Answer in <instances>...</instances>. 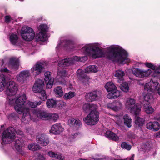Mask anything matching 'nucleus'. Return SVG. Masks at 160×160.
<instances>
[{
  "mask_svg": "<svg viewBox=\"0 0 160 160\" xmlns=\"http://www.w3.org/2000/svg\"><path fill=\"white\" fill-rule=\"evenodd\" d=\"M19 62L18 58L15 57L11 58L8 63V66L10 68L17 70L19 65Z\"/></svg>",
  "mask_w": 160,
  "mask_h": 160,
  "instance_id": "nucleus-18",
  "label": "nucleus"
},
{
  "mask_svg": "<svg viewBox=\"0 0 160 160\" xmlns=\"http://www.w3.org/2000/svg\"><path fill=\"white\" fill-rule=\"evenodd\" d=\"M153 93L143 92L142 96L144 100L149 103H152L154 101Z\"/></svg>",
  "mask_w": 160,
  "mask_h": 160,
  "instance_id": "nucleus-27",
  "label": "nucleus"
},
{
  "mask_svg": "<svg viewBox=\"0 0 160 160\" xmlns=\"http://www.w3.org/2000/svg\"><path fill=\"white\" fill-rule=\"evenodd\" d=\"M44 80L46 84L47 88H51L53 85L54 78H51V72H46L45 73Z\"/></svg>",
  "mask_w": 160,
  "mask_h": 160,
  "instance_id": "nucleus-13",
  "label": "nucleus"
},
{
  "mask_svg": "<svg viewBox=\"0 0 160 160\" xmlns=\"http://www.w3.org/2000/svg\"><path fill=\"white\" fill-rule=\"evenodd\" d=\"M151 72V70L150 69L144 70L138 68H134L132 70V73L134 75L137 77L141 78L148 76Z\"/></svg>",
  "mask_w": 160,
  "mask_h": 160,
  "instance_id": "nucleus-10",
  "label": "nucleus"
},
{
  "mask_svg": "<svg viewBox=\"0 0 160 160\" xmlns=\"http://www.w3.org/2000/svg\"><path fill=\"white\" fill-rule=\"evenodd\" d=\"M10 40L12 44L15 45L18 42V37L17 35L12 34L10 36Z\"/></svg>",
  "mask_w": 160,
  "mask_h": 160,
  "instance_id": "nucleus-40",
  "label": "nucleus"
},
{
  "mask_svg": "<svg viewBox=\"0 0 160 160\" xmlns=\"http://www.w3.org/2000/svg\"><path fill=\"white\" fill-rule=\"evenodd\" d=\"M48 154L51 157L60 160H63L64 158V157L62 156L61 154L55 153L52 151L49 152Z\"/></svg>",
  "mask_w": 160,
  "mask_h": 160,
  "instance_id": "nucleus-31",
  "label": "nucleus"
},
{
  "mask_svg": "<svg viewBox=\"0 0 160 160\" xmlns=\"http://www.w3.org/2000/svg\"><path fill=\"white\" fill-rule=\"evenodd\" d=\"M135 100L132 98H128L125 104V106L128 109H130L131 112L136 115H138L141 110V106L140 104H135Z\"/></svg>",
  "mask_w": 160,
  "mask_h": 160,
  "instance_id": "nucleus-5",
  "label": "nucleus"
},
{
  "mask_svg": "<svg viewBox=\"0 0 160 160\" xmlns=\"http://www.w3.org/2000/svg\"><path fill=\"white\" fill-rule=\"evenodd\" d=\"M108 108H111L115 111H118L122 108V104L121 102H119L115 101L108 104Z\"/></svg>",
  "mask_w": 160,
  "mask_h": 160,
  "instance_id": "nucleus-21",
  "label": "nucleus"
},
{
  "mask_svg": "<svg viewBox=\"0 0 160 160\" xmlns=\"http://www.w3.org/2000/svg\"><path fill=\"white\" fill-rule=\"evenodd\" d=\"M107 97L109 99L114 98L113 94H112V92H111L110 93L108 94L107 95Z\"/></svg>",
  "mask_w": 160,
  "mask_h": 160,
  "instance_id": "nucleus-57",
  "label": "nucleus"
},
{
  "mask_svg": "<svg viewBox=\"0 0 160 160\" xmlns=\"http://www.w3.org/2000/svg\"><path fill=\"white\" fill-rule=\"evenodd\" d=\"M134 154H133L132 155V156L128 158L127 159H128V160H134Z\"/></svg>",
  "mask_w": 160,
  "mask_h": 160,
  "instance_id": "nucleus-61",
  "label": "nucleus"
},
{
  "mask_svg": "<svg viewBox=\"0 0 160 160\" xmlns=\"http://www.w3.org/2000/svg\"><path fill=\"white\" fill-rule=\"evenodd\" d=\"M38 40L42 41H45L47 39L46 33L42 32H39L37 36Z\"/></svg>",
  "mask_w": 160,
  "mask_h": 160,
  "instance_id": "nucleus-38",
  "label": "nucleus"
},
{
  "mask_svg": "<svg viewBox=\"0 0 160 160\" xmlns=\"http://www.w3.org/2000/svg\"><path fill=\"white\" fill-rule=\"evenodd\" d=\"M145 65L147 67L153 70H154L156 69V67L152 64L151 63L146 62L145 63Z\"/></svg>",
  "mask_w": 160,
  "mask_h": 160,
  "instance_id": "nucleus-54",
  "label": "nucleus"
},
{
  "mask_svg": "<svg viewBox=\"0 0 160 160\" xmlns=\"http://www.w3.org/2000/svg\"><path fill=\"white\" fill-rule=\"evenodd\" d=\"M88 59V58L86 56L82 57L74 56L72 58H66L58 62V66L60 67H65L74 64L76 61L84 62Z\"/></svg>",
  "mask_w": 160,
  "mask_h": 160,
  "instance_id": "nucleus-3",
  "label": "nucleus"
},
{
  "mask_svg": "<svg viewBox=\"0 0 160 160\" xmlns=\"http://www.w3.org/2000/svg\"><path fill=\"white\" fill-rule=\"evenodd\" d=\"M82 108L85 112L88 113L90 111H94L97 110L98 108V107L96 104L87 103L83 105Z\"/></svg>",
  "mask_w": 160,
  "mask_h": 160,
  "instance_id": "nucleus-20",
  "label": "nucleus"
},
{
  "mask_svg": "<svg viewBox=\"0 0 160 160\" xmlns=\"http://www.w3.org/2000/svg\"><path fill=\"white\" fill-rule=\"evenodd\" d=\"M34 114L38 118L43 120H46L48 118V113L42 111L36 110L34 112Z\"/></svg>",
  "mask_w": 160,
  "mask_h": 160,
  "instance_id": "nucleus-24",
  "label": "nucleus"
},
{
  "mask_svg": "<svg viewBox=\"0 0 160 160\" xmlns=\"http://www.w3.org/2000/svg\"><path fill=\"white\" fill-rule=\"evenodd\" d=\"M21 36L24 40L29 41L32 40L35 37V33L33 31L28 33H23L21 34Z\"/></svg>",
  "mask_w": 160,
  "mask_h": 160,
  "instance_id": "nucleus-25",
  "label": "nucleus"
},
{
  "mask_svg": "<svg viewBox=\"0 0 160 160\" xmlns=\"http://www.w3.org/2000/svg\"><path fill=\"white\" fill-rule=\"evenodd\" d=\"M16 132L17 134L18 135L21 136L23 134V132L21 130L19 129L16 130Z\"/></svg>",
  "mask_w": 160,
  "mask_h": 160,
  "instance_id": "nucleus-58",
  "label": "nucleus"
},
{
  "mask_svg": "<svg viewBox=\"0 0 160 160\" xmlns=\"http://www.w3.org/2000/svg\"><path fill=\"white\" fill-rule=\"evenodd\" d=\"M77 73L78 77H79L80 78L83 77L84 75H85V74L83 73V71L81 69H78L77 72Z\"/></svg>",
  "mask_w": 160,
  "mask_h": 160,
  "instance_id": "nucleus-52",
  "label": "nucleus"
},
{
  "mask_svg": "<svg viewBox=\"0 0 160 160\" xmlns=\"http://www.w3.org/2000/svg\"><path fill=\"white\" fill-rule=\"evenodd\" d=\"M68 122L70 126L76 129H78L82 126L81 122L77 118H70L68 120Z\"/></svg>",
  "mask_w": 160,
  "mask_h": 160,
  "instance_id": "nucleus-19",
  "label": "nucleus"
},
{
  "mask_svg": "<svg viewBox=\"0 0 160 160\" xmlns=\"http://www.w3.org/2000/svg\"><path fill=\"white\" fill-rule=\"evenodd\" d=\"M63 131V128L59 123H56L52 126L50 131L54 134H59Z\"/></svg>",
  "mask_w": 160,
  "mask_h": 160,
  "instance_id": "nucleus-16",
  "label": "nucleus"
},
{
  "mask_svg": "<svg viewBox=\"0 0 160 160\" xmlns=\"http://www.w3.org/2000/svg\"><path fill=\"white\" fill-rule=\"evenodd\" d=\"M33 31L32 29L30 27L24 26L22 28L21 30V34H22L23 33H28V32H31Z\"/></svg>",
  "mask_w": 160,
  "mask_h": 160,
  "instance_id": "nucleus-45",
  "label": "nucleus"
},
{
  "mask_svg": "<svg viewBox=\"0 0 160 160\" xmlns=\"http://www.w3.org/2000/svg\"><path fill=\"white\" fill-rule=\"evenodd\" d=\"M0 71L2 72H8L9 71L7 68L3 69L2 68V67H1Z\"/></svg>",
  "mask_w": 160,
  "mask_h": 160,
  "instance_id": "nucleus-60",
  "label": "nucleus"
},
{
  "mask_svg": "<svg viewBox=\"0 0 160 160\" xmlns=\"http://www.w3.org/2000/svg\"><path fill=\"white\" fill-rule=\"evenodd\" d=\"M42 102L41 101H36L35 102H32L27 101L26 104L25 106L26 107H28L29 106L31 108H34L37 106L40 105L41 104Z\"/></svg>",
  "mask_w": 160,
  "mask_h": 160,
  "instance_id": "nucleus-33",
  "label": "nucleus"
},
{
  "mask_svg": "<svg viewBox=\"0 0 160 160\" xmlns=\"http://www.w3.org/2000/svg\"><path fill=\"white\" fill-rule=\"evenodd\" d=\"M158 85L157 82H153L152 80L146 83L143 87V92L153 93L156 91Z\"/></svg>",
  "mask_w": 160,
  "mask_h": 160,
  "instance_id": "nucleus-8",
  "label": "nucleus"
},
{
  "mask_svg": "<svg viewBox=\"0 0 160 160\" xmlns=\"http://www.w3.org/2000/svg\"><path fill=\"white\" fill-rule=\"evenodd\" d=\"M157 136L160 137V131L157 133Z\"/></svg>",
  "mask_w": 160,
  "mask_h": 160,
  "instance_id": "nucleus-64",
  "label": "nucleus"
},
{
  "mask_svg": "<svg viewBox=\"0 0 160 160\" xmlns=\"http://www.w3.org/2000/svg\"><path fill=\"white\" fill-rule=\"evenodd\" d=\"M101 95V92L99 90H95L87 93L85 97L86 100L89 102H92L98 100Z\"/></svg>",
  "mask_w": 160,
  "mask_h": 160,
  "instance_id": "nucleus-11",
  "label": "nucleus"
},
{
  "mask_svg": "<svg viewBox=\"0 0 160 160\" xmlns=\"http://www.w3.org/2000/svg\"><path fill=\"white\" fill-rule=\"evenodd\" d=\"M39 29L40 30V32H42L46 33L47 30L48 29V27L46 25L42 24L40 26Z\"/></svg>",
  "mask_w": 160,
  "mask_h": 160,
  "instance_id": "nucleus-50",
  "label": "nucleus"
},
{
  "mask_svg": "<svg viewBox=\"0 0 160 160\" xmlns=\"http://www.w3.org/2000/svg\"><path fill=\"white\" fill-rule=\"evenodd\" d=\"M75 95V93L73 92H69L66 93L64 96V98L66 99H68L71 98Z\"/></svg>",
  "mask_w": 160,
  "mask_h": 160,
  "instance_id": "nucleus-47",
  "label": "nucleus"
},
{
  "mask_svg": "<svg viewBox=\"0 0 160 160\" xmlns=\"http://www.w3.org/2000/svg\"><path fill=\"white\" fill-rule=\"evenodd\" d=\"M117 124L119 126H122L123 124V123L122 122H121L120 120H118L117 122Z\"/></svg>",
  "mask_w": 160,
  "mask_h": 160,
  "instance_id": "nucleus-62",
  "label": "nucleus"
},
{
  "mask_svg": "<svg viewBox=\"0 0 160 160\" xmlns=\"http://www.w3.org/2000/svg\"><path fill=\"white\" fill-rule=\"evenodd\" d=\"M143 109L147 114H152L154 111V109L150 105L146 104H144Z\"/></svg>",
  "mask_w": 160,
  "mask_h": 160,
  "instance_id": "nucleus-30",
  "label": "nucleus"
},
{
  "mask_svg": "<svg viewBox=\"0 0 160 160\" xmlns=\"http://www.w3.org/2000/svg\"><path fill=\"white\" fill-rule=\"evenodd\" d=\"M5 83V77L3 74L0 75V92L2 91L4 88Z\"/></svg>",
  "mask_w": 160,
  "mask_h": 160,
  "instance_id": "nucleus-35",
  "label": "nucleus"
},
{
  "mask_svg": "<svg viewBox=\"0 0 160 160\" xmlns=\"http://www.w3.org/2000/svg\"><path fill=\"white\" fill-rule=\"evenodd\" d=\"M98 43L87 44L83 47L82 51L93 58L106 57L109 60L119 63L125 64L129 62L127 52L120 47L112 45L103 50Z\"/></svg>",
  "mask_w": 160,
  "mask_h": 160,
  "instance_id": "nucleus-1",
  "label": "nucleus"
},
{
  "mask_svg": "<svg viewBox=\"0 0 160 160\" xmlns=\"http://www.w3.org/2000/svg\"><path fill=\"white\" fill-rule=\"evenodd\" d=\"M74 45V42L73 41L68 40H62L58 43L56 47V49H58L61 47H68L70 48H72Z\"/></svg>",
  "mask_w": 160,
  "mask_h": 160,
  "instance_id": "nucleus-17",
  "label": "nucleus"
},
{
  "mask_svg": "<svg viewBox=\"0 0 160 160\" xmlns=\"http://www.w3.org/2000/svg\"><path fill=\"white\" fill-rule=\"evenodd\" d=\"M20 73L26 80L30 75L29 71L27 70H22L20 72Z\"/></svg>",
  "mask_w": 160,
  "mask_h": 160,
  "instance_id": "nucleus-42",
  "label": "nucleus"
},
{
  "mask_svg": "<svg viewBox=\"0 0 160 160\" xmlns=\"http://www.w3.org/2000/svg\"><path fill=\"white\" fill-rule=\"evenodd\" d=\"M15 142V147L17 150L21 154L24 155L25 152L22 149L23 145V140L21 138H18L16 139Z\"/></svg>",
  "mask_w": 160,
  "mask_h": 160,
  "instance_id": "nucleus-15",
  "label": "nucleus"
},
{
  "mask_svg": "<svg viewBox=\"0 0 160 160\" xmlns=\"http://www.w3.org/2000/svg\"><path fill=\"white\" fill-rule=\"evenodd\" d=\"M125 75L124 72L121 70H116L115 74V76L118 79V82L121 83L123 82L124 79L123 76Z\"/></svg>",
  "mask_w": 160,
  "mask_h": 160,
  "instance_id": "nucleus-26",
  "label": "nucleus"
},
{
  "mask_svg": "<svg viewBox=\"0 0 160 160\" xmlns=\"http://www.w3.org/2000/svg\"><path fill=\"white\" fill-rule=\"evenodd\" d=\"M44 67V64L43 63L37 62L31 68V72L35 76L38 75L43 71Z\"/></svg>",
  "mask_w": 160,
  "mask_h": 160,
  "instance_id": "nucleus-9",
  "label": "nucleus"
},
{
  "mask_svg": "<svg viewBox=\"0 0 160 160\" xmlns=\"http://www.w3.org/2000/svg\"><path fill=\"white\" fill-rule=\"evenodd\" d=\"M147 128L148 129L157 131L160 128V125L157 122H150L147 124Z\"/></svg>",
  "mask_w": 160,
  "mask_h": 160,
  "instance_id": "nucleus-22",
  "label": "nucleus"
},
{
  "mask_svg": "<svg viewBox=\"0 0 160 160\" xmlns=\"http://www.w3.org/2000/svg\"><path fill=\"white\" fill-rule=\"evenodd\" d=\"M38 97L43 101H45L47 98V97L45 91L43 89L41 92H39Z\"/></svg>",
  "mask_w": 160,
  "mask_h": 160,
  "instance_id": "nucleus-46",
  "label": "nucleus"
},
{
  "mask_svg": "<svg viewBox=\"0 0 160 160\" xmlns=\"http://www.w3.org/2000/svg\"><path fill=\"white\" fill-rule=\"evenodd\" d=\"M98 112L95 110L91 111L86 117L83 118V120L86 124L93 125L98 122Z\"/></svg>",
  "mask_w": 160,
  "mask_h": 160,
  "instance_id": "nucleus-6",
  "label": "nucleus"
},
{
  "mask_svg": "<svg viewBox=\"0 0 160 160\" xmlns=\"http://www.w3.org/2000/svg\"><path fill=\"white\" fill-rule=\"evenodd\" d=\"M81 81L83 84H86L88 81L89 78L86 75H84L83 77H82L80 78Z\"/></svg>",
  "mask_w": 160,
  "mask_h": 160,
  "instance_id": "nucleus-51",
  "label": "nucleus"
},
{
  "mask_svg": "<svg viewBox=\"0 0 160 160\" xmlns=\"http://www.w3.org/2000/svg\"><path fill=\"white\" fill-rule=\"evenodd\" d=\"M44 85V81L40 79H37L32 88L33 91L35 93H39L43 90Z\"/></svg>",
  "mask_w": 160,
  "mask_h": 160,
  "instance_id": "nucleus-12",
  "label": "nucleus"
},
{
  "mask_svg": "<svg viewBox=\"0 0 160 160\" xmlns=\"http://www.w3.org/2000/svg\"><path fill=\"white\" fill-rule=\"evenodd\" d=\"M56 95L57 97L62 96L63 95V92L62 88L60 86H58L54 89Z\"/></svg>",
  "mask_w": 160,
  "mask_h": 160,
  "instance_id": "nucleus-41",
  "label": "nucleus"
},
{
  "mask_svg": "<svg viewBox=\"0 0 160 160\" xmlns=\"http://www.w3.org/2000/svg\"><path fill=\"white\" fill-rule=\"evenodd\" d=\"M112 94H113L114 98H116L120 96V92L116 89L112 92Z\"/></svg>",
  "mask_w": 160,
  "mask_h": 160,
  "instance_id": "nucleus-53",
  "label": "nucleus"
},
{
  "mask_svg": "<svg viewBox=\"0 0 160 160\" xmlns=\"http://www.w3.org/2000/svg\"><path fill=\"white\" fill-rule=\"evenodd\" d=\"M41 147L36 143H31L28 145V148L32 151H37L40 149Z\"/></svg>",
  "mask_w": 160,
  "mask_h": 160,
  "instance_id": "nucleus-39",
  "label": "nucleus"
},
{
  "mask_svg": "<svg viewBox=\"0 0 160 160\" xmlns=\"http://www.w3.org/2000/svg\"><path fill=\"white\" fill-rule=\"evenodd\" d=\"M155 73L159 74L160 73V66L156 67V69H154Z\"/></svg>",
  "mask_w": 160,
  "mask_h": 160,
  "instance_id": "nucleus-59",
  "label": "nucleus"
},
{
  "mask_svg": "<svg viewBox=\"0 0 160 160\" xmlns=\"http://www.w3.org/2000/svg\"><path fill=\"white\" fill-rule=\"evenodd\" d=\"M4 63V61L3 60H0V66L2 67Z\"/></svg>",
  "mask_w": 160,
  "mask_h": 160,
  "instance_id": "nucleus-63",
  "label": "nucleus"
},
{
  "mask_svg": "<svg viewBox=\"0 0 160 160\" xmlns=\"http://www.w3.org/2000/svg\"><path fill=\"white\" fill-rule=\"evenodd\" d=\"M14 129L12 127H9L3 132L2 143L9 144L14 139L15 137Z\"/></svg>",
  "mask_w": 160,
  "mask_h": 160,
  "instance_id": "nucleus-4",
  "label": "nucleus"
},
{
  "mask_svg": "<svg viewBox=\"0 0 160 160\" xmlns=\"http://www.w3.org/2000/svg\"><path fill=\"white\" fill-rule=\"evenodd\" d=\"M120 88L124 92H127L129 90V87L127 83L125 82L120 85Z\"/></svg>",
  "mask_w": 160,
  "mask_h": 160,
  "instance_id": "nucleus-44",
  "label": "nucleus"
},
{
  "mask_svg": "<svg viewBox=\"0 0 160 160\" xmlns=\"http://www.w3.org/2000/svg\"><path fill=\"white\" fill-rule=\"evenodd\" d=\"M98 71L97 67L94 65H90L87 67L85 69V72L86 73L90 72H96Z\"/></svg>",
  "mask_w": 160,
  "mask_h": 160,
  "instance_id": "nucleus-34",
  "label": "nucleus"
},
{
  "mask_svg": "<svg viewBox=\"0 0 160 160\" xmlns=\"http://www.w3.org/2000/svg\"><path fill=\"white\" fill-rule=\"evenodd\" d=\"M57 101L53 99H48L46 102L47 106L49 108H52L55 106Z\"/></svg>",
  "mask_w": 160,
  "mask_h": 160,
  "instance_id": "nucleus-37",
  "label": "nucleus"
},
{
  "mask_svg": "<svg viewBox=\"0 0 160 160\" xmlns=\"http://www.w3.org/2000/svg\"><path fill=\"white\" fill-rule=\"evenodd\" d=\"M16 79L18 82L22 83L24 81L26 80L21 75L20 73L17 75L16 77Z\"/></svg>",
  "mask_w": 160,
  "mask_h": 160,
  "instance_id": "nucleus-49",
  "label": "nucleus"
},
{
  "mask_svg": "<svg viewBox=\"0 0 160 160\" xmlns=\"http://www.w3.org/2000/svg\"><path fill=\"white\" fill-rule=\"evenodd\" d=\"M27 102V98L25 94L17 96L14 99L9 100L10 104H15L14 107L15 111L19 114L23 113L22 121L25 123H28L31 119L30 109L25 106Z\"/></svg>",
  "mask_w": 160,
  "mask_h": 160,
  "instance_id": "nucleus-2",
  "label": "nucleus"
},
{
  "mask_svg": "<svg viewBox=\"0 0 160 160\" xmlns=\"http://www.w3.org/2000/svg\"><path fill=\"white\" fill-rule=\"evenodd\" d=\"M5 22L7 23H10L12 19L11 18L10 16H6L5 17Z\"/></svg>",
  "mask_w": 160,
  "mask_h": 160,
  "instance_id": "nucleus-55",
  "label": "nucleus"
},
{
  "mask_svg": "<svg viewBox=\"0 0 160 160\" xmlns=\"http://www.w3.org/2000/svg\"><path fill=\"white\" fill-rule=\"evenodd\" d=\"M105 135L106 137L115 141H118L119 139L118 137L111 131H107Z\"/></svg>",
  "mask_w": 160,
  "mask_h": 160,
  "instance_id": "nucleus-28",
  "label": "nucleus"
},
{
  "mask_svg": "<svg viewBox=\"0 0 160 160\" xmlns=\"http://www.w3.org/2000/svg\"><path fill=\"white\" fill-rule=\"evenodd\" d=\"M48 120H50L51 121L55 122L59 118L58 115L55 113H48Z\"/></svg>",
  "mask_w": 160,
  "mask_h": 160,
  "instance_id": "nucleus-36",
  "label": "nucleus"
},
{
  "mask_svg": "<svg viewBox=\"0 0 160 160\" xmlns=\"http://www.w3.org/2000/svg\"><path fill=\"white\" fill-rule=\"evenodd\" d=\"M37 142L42 146L47 145L49 143V140L45 135L43 134H38L37 136Z\"/></svg>",
  "mask_w": 160,
  "mask_h": 160,
  "instance_id": "nucleus-14",
  "label": "nucleus"
},
{
  "mask_svg": "<svg viewBox=\"0 0 160 160\" xmlns=\"http://www.w3.org/2000/svg\"><path fill=\"white\" fill-rule=\"evenodd\" d=\"M6 93L8 96L15 95L18 91L17 85L12 81H9L6 84Z\"/></svg>",
  "mask_w": 160,
  "mask_h": 160,
  "instance_id": "nucleus-7",
  "label": "nucleus"
},
{
  "mask_svg": "<svg viewBox=\"0 0 160 160\" xmlns=\"http://www.w3.org/2000/svg\"><path fill=\"white\" fill-rule=\"evenodd\" d=\"M145 120L142 118L138 117L135 120V123L138 126H142L144 124Z\"/></svg>",
  "mask_w": 160,
  "mask_h": 160,
  "instance_id": "nucleus-43",
  "label": "nucleus"
},
{
  "mask_svg": "<svg viewBox=\"0 0 160 160\" xmlns=\"http://www.w3.org/2000/svg\"><path fill=\"white\" fill-rule=\"evenodd\" d=\"M124 120V123L128 128H130L132 126V120L130 117L127 114L125 115L123 118Z\"/></svg>",
  "mask_w": 160,
  "mask_h": 160,
  "instance_id": "nucleus-32",
  "label": "nucleus"
},
{
  "mask_svg": "<svg viewBox=\"0 0 160 160\" xmlns=\"http://www.w3.org/2000/svg\"><path fill=\"white\" fill-rule=\"evenodd\" d=\"M121 147L128 150H129L131 148V146L128 143L126 142H123L121 144Z\"/></svg>",
  "mask_w": 160,
  "mask_h": 160,
  "instance_id": "nucleus-48",
  "label": "nucleus"
},
{
  "mask_svg": "<svg viewBox=\"0 0 160 160\" xmlns=\"http://www.w3.org/2000/svg\"><path fill=\"white\" fill-rule=\"evenodd\" d=\"M67 76V73L66 71L64 70H62L58 71L57 78L58 79V81L62 84L64 82V78Z\"/></svg>",
  "mask_w": 160,
  "mask_h": 160,
  "instance_id": "nucleus-23",
  "label": "nucleus"
},
{
  "mask_svg": "<svg viewBox=\"0 0 160 160\" xmlns=\"http://www.w3.org/2000/svg\"><path fill=\"white\" fill-rule=\"evenodd\" d=\"M37 155L38 156L37 160H45V157L42 155L38 153Z\"/></svg>",
  "mask_w": 160,
  "mask_h": 160,
  "instance_id": "nucleus-56",
  "label": "nucleus"
},
{
  "mask_svg": "<svg viewBox=\"0 0 160 160\" xmlns=\"http://www.w3.org/2000/svg\"><path fill=\"white\" fill-rule=\"evenodd\" d=\"M105 88L108 92H113L117 89V87L112 82H108L105 86Z\"/></svg>",
  "mask_w": 160,
  "mask_h": 160,
  "instance_id": "nucleus-29",
  "label": "nucleus"
}]
</instances>
